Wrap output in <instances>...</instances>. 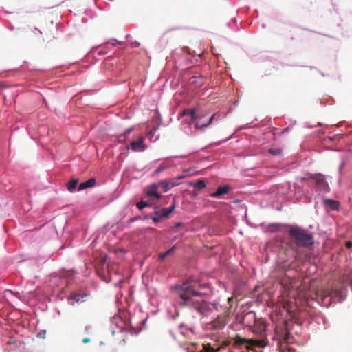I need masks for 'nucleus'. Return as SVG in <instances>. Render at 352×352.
Returning <instances> with one entry per match:
<instances>
[{
	"label": "nucleus",
	"instance_id": "obj_20",
	"mask_svg": "<svg viewBox=\"0 0 352 352\" xmlns=\"http://www.w3.org/2000/svg\"><path fill=\"white\" fill-rule=\"evenodd\" d=\"M150 204L146 201H144V200H141L140 201H139L138 204H137V207L140 209V210H142L147 206H149Z\"/></svg>",
	"mask_w": 352,
	"mask_h": 352
},
{
	"label": "nucleus",
	"instance_id": "obj_3",
	"mask_svg": "<svg viewBox=\"0 0 352 352\" xmlns=\"http://www.w3.org/2000/svg\"><path fill=\"white\" fill-rule=\"evenodd\" d=\"M289 234L297 246L307 247L314 243L313 236L300 227H291Z\"/></svg>",
	"mask_w": 352,
	"mask_h": 352
},
{
	"label": "nucleus",
	"instance_id": "obj_28",
	"mask_svg": "<svg viewBox=\"0 0 352 352\" xmlns=\"http://www.w3.org/2000/svg\"><path fill=\"white\" fill-rule=\"evenodd\" d=\"M184 327V325L183 324H180V325H179V328H180V329H182Z\"/></svg>",
	"mask_w": 352,
	"mask_h": 352
},
{
	"label": "nucleus",
	"instance_id": "obj_25",
	"mask_svg": "<svg viewBox=\"0 0 352 352\" xmlns=\"http://www.w3.org/2000/svg\"><path fill=\"white\" fill-rule=\"evenodd\" d=\"M345 245H346V248H352V241H346Z\"/></svg>",
	"mask_w": 352,
	"mask_h": 352
},
{
	"label": "nucleus",
	"instance_id": "obj_11",
	"mask_svg": "<svg viewBox=\"0 0 352 352\" xmlns=\"http://www.w3.org/2000/svg\"><path fill=\"white\" fill-rule=\"evenodd\" d=\"M20 344L21 343L14 338H10L9 340L7 341L8 351H15Z\"/></svg>",
	"mask_w": 352,
	"mask_h": 352
},
{
	"label": "nucleus",
	"instance_id": "obj_17",
	"mask_svg": "<svg viewBox=\"0 0 352 352\" xmlns=\"http://www.w3.org/2000/svg\"><path fill=\"white\" fill-rule=\"evenodd\" d=\"M214 115H213L209 120V121L206 123V124H201L199 122H197L195 124V128L197 129H203V128H205V127H207L208 126H209L212 122V120L214 119Z\"/></svg>",
	"mask_w": 352,
	"mask_h": 352
},
{
	"label": "nucleus",
	"instance_id": "obj_9",
	"mask_svg": "<svg viewBox=\"0 0 352 352\" xmlns=\"http://www.w3.org/2000/svg\"><path fill=\"white\" fill-rule=\"evenodd\" d=\"M230 189V186L228 185L219 186L218 187L217 190L214 192L211 193L210 196L212 197H219L221 195L227 194L229 192Z\"/></svg>",
	"mask_w": 352,
	"mask_h": 352
},
{
	"label": "nucleus",
	"instance_id": "obj_22",
	"mask_svg": "<svg viewBox=\"0 0 352 352\" xmlns=\"http://www.w3.org/2000/svg\"><path fill=\"white\" fill-rule=\"evenodd\" d=\"M195 187L198 190H201L206 187L205 182L203 180H199L195 184Z\"/></svg>",
	"mask_w": 352,
	"mask_h": 352
},
{
	"label": "nucleus",
	"instance_id": "obj_19",
	"mask_svg": "<svg viewBox=\"0 0 352 352\" xmlns=\"http://www.w3.org/2000/svg\"><path fill=\"white\" fill-rule=\"evenodd\" d=\"M268 152L272 155H274V156H278V155H280L281 153H282V149L281 148H270L268 150Z\"/></svg>",
	"mask_w": 352,
	"mask_h": 352
},
{
	"label": "nucleus",
	"instance_id": "obj_30",
	"mask_svg": "<svg viewBox=\"0 0 352 352\" xmlns=\"http://www.w3.org/2000/svg\"><path fill=\"white\" fill-rule=\"evenodd\" d=\"M108 270H109V273L111 274V271L109 270V269L108 268Z\"/></svg>",
	"mask_w": 352,
	"mask_h": 352
},
{
	"label": "nucleus",
	"instance_id": "obj_7",
	"mask_svg": "<svg viewBox=\"0 0 352 352\" xmlns=\"http://www.w3.org/2000/svg\"><path fill=\"white\" fill-rule=\"evenodd\" d=\"M146 148V146L144 143V138L142 137H139L138 140L131 142L127 146V149H131L135 152L144 151Z\"/></svg>",
	"mask_w": 352,
	"mask_h": 352
},
{
	"label": "nucleus",
	"instance_id": "obj_10",
	"mask_svg": "<svg viewBox=\"0 0 352 352\" xmlns=\"http://www.w3.org/2000/svg\"><path fill=\"white\" fill-rule=\"evenodd\" d=\"M89 295L86 293L83 294H72L69 298V300H74L76 302H82L86 300Z\"/></svg>",
	"mask_w": 352,
	"mask_h": 352
},
{
	"label": "nucleus",
	"instance_id": "obj_2",
	"mask_svg": "<svg viewBox=\"0 0 352 352\" xmlns=\"http://www.w3.org/2000/svg\"><path fill=\"white\" fill-rule=\"evenodd\" d=\"M252 333L261 338L260 340H254L250 338H242L239 335H236L234 338V343L239 346L245 345L248 350H252L254 347L263 348L268 344L266 339V324L262 322H256L250 327Z\"/></svg>",
	"mask_w": 352,
	"mask_h": 352
},
{
	"label": "nucleus",
	"instance_id": "obj_23",
	"mask_svg": "<svg viewBox=\"0 0 352 352\" xmlns=\"http://www.w3.org/2000/svg\"><path fill=\"white\" fill-rule=\"evenodd\" d=\"M167 166L164 164H161L160 166L156 169L155 171V174L157 175L160 173L161 172L164 171L166 168H167Z\"/></svg>",
	"mask_w": 352,
	"mask_h": 352
},
{
	"label": "nucleus",
	"instance_id": "obj_1",
	"mask_svg": "<svg viewBox=\"0 0 352 352\" xmlns=\"http://www.w3.org/2000/svg\"><path fill=\"white\" fill-rule=\"evenodd\" d=\"M175 291L179 298V305L194 309L202 316H209L212 309L218 310V304H210L205 300L203 298L205 294L198 291L190 283L176 285Z\"/></svg>",
	"mask_w": 352,
	"mask_h": 352
},
{
	"label": "nucleus",
	"instance_id": "obj_8",
	"mask_svg": "<svg viewBox=\"0 0 352 352\" xmlns=\"http://www.w3.org/2000/svg\"><path fill=\"white\" fill-rule=\"evenodd\" d=\"M146 195L148 197H155L157 199L161 198V195L157 192V186L155 184L147 187Z\"/></svg>",
	"mask_w": 352,
	"mask_h": 352
},
{
	"label": "nucleus",
	"instance_id": "obj_13",
	"mask_svg": "<svg viewBox=\"0 0 352 352\" xmlns=\"http://www.w3.org/2000/svg\"><path fill=\"white\" fill-rule=\"evenodd\" d=\"M182 116H190L191 120H194L197 119L198 117L196 116V110L195 109H184L181 113Z\"/></svg>",
	"mask_w": 352,
	"mask_h": 352
},
{
	"label": "nucleus",
	"instance_id": "obj_12",
	"mask_svg": "<svg viewBox=\"0 0 352 352\" xmlns=\"http://www.w3.org/2000/svg\"><path fill=\"white\" fill-rule=\"evenodd\" d=\"M96 184V179L91 178L85 182L81 183L78 186V190H82L87 188L94 187Z\"/></svg>",
	"mask_w": 352,
	"mask_h": 352
},
{
	"label": "nucleus",
	"instance_id": "obj_21",
	"mask_svg": "<svg viewBox=\"0 0 352 352\" xmlns=\"http://www.w3.org/2000/svg\"><path fill=\"white\" fill-rule=\"evenodd\" d=\"M204 352H218L220 349H214L212 346H210L209 344L204 345Z\"/></svg>",
	"mask_w": 352,
	"mask_h": 352
},
{
	"label": "nucleus",
	"instance_id": "obj_26",
	"mask_svg": "<svg viewBox=\"0 0 352 352\" xmlns=\"http://www.w3.org/2000/svg\"><path fill=\"white\" fill-rule=\"evenodd\" d=\"M90 342V339L89 338H85L83 340H82V342L83 343H87Z\"/></svg>",
	"mask_w": 352,
	"mask_h": 352
},
{
	"label": "nucleus",
	"instance_id": "obj_15",
	"mask_svg": "<svg viewBox=\"0 0 352 352\" xmlns=\"http://www.w3.org/2000/svg\"><path fill=\"white\" fill-rule=\"evenodd\" d=\"M324 203L329 206V207L332 210H338L339 203L336 201L331 200V199H325Z\"/></svg>",
	"mask_w": 352,
	"mask_h": 352
},
{
	"label": "nucleus",
	"instance_id": "obj_29",
	"mask_svg": "<svg viewBox=\"0 0 352 352\" xmlns=\"http://www.w3.org/2000/svg\"><path fill=\"white\" fill-rule=\"evenodd\" d=\"M153 133H154V131H151V132H150V133H151V135H153Z\"/></svg>",
	"mask_w": 352,
	"mask_h": 352
},
{
	"label": "nucleus",
	"instance_id": "obj_16",
	"mask_svg": "<svg viewBox=\"0 0 352 352\" xmlns=\"http://www.w3.org/2000/svg\"><path fill=\"white\" fill-rule=\"evenodd\" d=\"M78 179H72L67 185V190L70 192H73L78 184Z\"/></svg>",
	"mask_w": 352,
	"mask_h": 352
},
{
	"label": "nucleus",
	"instance_id": "obj_18",
	"mask_svg": "<svg viewBox=\"0 0 352 352\" xmlns=\"http://www.w3.org/2000/svg\"><path fill=\"white\" fill-rule=\"evenodd\" d=\"M174 250H175V246H173L170 249L168 250L167 251H166L163 253H161L159 256V258L160 260L164 259L166 256H168V255L172 254Z\"/></svg>",
	"mask_w": 352,
	"mask_h": 352
},
{
	"label": "nucleus",
	"instance_id": "obj_5",
	"mask_svg": "<svg viewBox=\"0 0 352 352\" xmlns=\"http://www.w3.org/2000/svg\"><path fill=\"white\" fill-rule=\"evenodd\" d=\"M175 208V204L173 203L172 206L169 208H162L160 210H156L153 212V214L151 217L153 221L155 223L160 221V218L167 217L171 214Z\"/></svg>",
	"mask_w": 352,
	"mask_h": 352
},
{
	"label": "nucleus",
	"instance_id": "obj_4",
	"mask_svg": "<svg viewBox=\"0 0 352 352\" xmlns=\"http://www.w3.org/2000/svg\"><path fill=\"white\" fill-rule=\"evenodd\" d=\"M302 180H313L316 182V186L321 192H327L329 191V186L325 181L324 175L322 174L311 175L309 177H302Z\"/></svg>",
	"mask_w": 352,
	"mask_h": 352
},
{
	"label": "nucleus",
	"instance_id": "obj_27",
	"mask_svg": "<svg viewBox=\"0 0 352 352\" xmlns=\"http://www.w3.org/2000/svg\"><path fill=\"white\" fill-rule=\"evenodd\" d=\"M181 225H182L181 223H177L175 226L176 227H179Z\"/></svg>",
	"mask_w": 352,
	"mask_h": 352
},
{
	"label": "nucleus",
	"instance_id": "obj_6",
	"mask_svg": "<svg viewBox=\"0 0 352 352\" xmlns=\"http://www.w3.org/2000/svg\"><path fill=\"white\" fill-rule=\"evenodd\" d=\"M228 321L226 316L224 314L219 315L215 320L211 321L208 324V329L212 330H220L224 328Z\"/></svg>",
	"mask_w": 352,
	"mask_h": 352
},
{
	"label": "nucleus",
	"instance_id": "obj_24",
	"mask_svg": "<svg viewBox=\"0 0 352 352\" xmlns=\"http://www.w3.org/2000/svg\"><path fill=\"white\" fill-rule=\"evenodd\" d=\"M292 31L294 32V34L296 35V37H298V38L299 37L298 36H299V33H300V32H301L300 30H299V29H294V30H293Z\"/></svg>",
	"mask_w": 352,
	"mask_h": 352
},
{
	"label": "nucleus",
	"instance_id": "obj_14",
	"mask_svg": "<svg viewBox=\"0 0 352 352\" xmlns=\"http://www.w3.org/2000/svg\"><path fill=\"white\" fill-rule=\"evenodd\" d=\"M160 185L163 188L164 192H167L177 184L172 182H161Z\"/></svg>",
	"mask_w": 352,
	"mask_h": 352
}]
</instances>
